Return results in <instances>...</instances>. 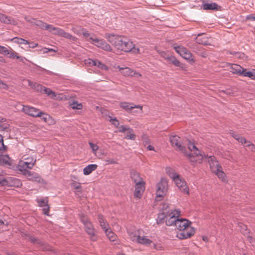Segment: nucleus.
I'll use <instances>...</instances> for the list:
<instances>
[{
  "label": "nucleus",
  "mask_w": 255,
  "mask_h": 255,
  "mask_svg": "<svg viewBox=\"0 0 255 255\" xmlns=\"http://www.w3.org/2000/svg\"><path fill=\"white\" fill-rule=\"evenodd\" d=\"M106 37L119 50L128 52L134 47L133 43L124 37L106 34Z\"/></svg>",
  "instance_id": "nucleus-1"
},
{
  "label": "nucleus",
  "mask_w": 255,
  "mask_h": 255,
  "mask_svg": "<svg viewBox=\"0 0 255 255\" xmlns=\"http://www.w3.org/2000/svg\"><path fill=\"white\" fill-rule=\"evenodd\" d=\"M191 224V222L186 219L178 218L176 227L180 231L177 234V237L179 239H186L194 234L195 231L193 228L190 226Z\"/></svg>",
  "instance_id": "nucleus-2"
},
{
  "label": "nucleus",
  "mask_w": 255,
  "mask_h": 255,
  "mask_svg": "<svg viewBox=\"0 0 255 255\" xmlns=\"http://www.w3.org/2000/svg\"><path fill=\"white\" fill-rule=\"evenodd\" d=\"M22 111L26 114H27L31 117H40L45 122H47V119L49 118V115L45 114L44 113L40 111L39 109L34 107L24 106L22 108Z\"/></svg>",
  "instance_id": "nucleus-3"
},
{
  "label": "nucleus",
  "mask_w": 255,
  "mask_h": 255,
  "mask_svg": "<svg viewBox=\"0 0 255 255\" xmlns=\"http://www.w3.org/2000/svg\"><path fill=\"white\" fill-rule=\"evenodd\" d=\"M0 185L2 186L19 187L22 186L21 181L13 177L3 178L0 176Z\"/></svg>",
  "instance_id": "nucleus-4"
},
{
  "label": "nucleus",
  "mask_w": 255,
  "mask_h": 255,
  "mask_svg": "<svg viewBox=\"0 0 255 255\" xmlns=\"http://www.w3.org/2000/svg\"><path fill=\"white\" fill-rule=\"evenodd\" d=\"M180 137L177 135H172L170 137V141L172 146L175 147L176 150L184 153L187 157L191 158L193 155L187 153L185 147L180 143Z\"/></svg>",
  "instance_id": "nucleus-5"
},
{
  "label": "nucleus",
  "mask_w": 255,
  "mask_h": 255,
  "mask_svg": "<svg viewBox=\"0 0 255 255\" xmlns=\"http://www.w3.org/2000/svg\"><path fill=\"white\" fill-rule=\"evenodd\" d=\"M171 178L175 182L176 186L181 192L185 194H189L188 188L184 181L180 178V175L175 173L170 174Z\"/></svg>",
  "instance_id": "nucleus-6"
},
{
  "label": "nucleus",
  "mask_w": 255,
  "mask_h": 255,
  "mask_svg": "<svg viewBox=\"0 0 255 255\" xmlns=\"http://www.w3.org/2000/svg\"><path fill=\"white\" fill-rule=\"evenodd\" d=\"M168 182L167 179L162 178L157 184L156 197H162L167 191Z\"/></svg>",
  "instance_id": "nucleus-7"
},
{
  "label": "nucleus",
  "mask_w": 255,
  "mask_h": 255,
  "mask_svg": "<svg viewBox=\"0 0 255 255\" xmlns=\"http://www.w3.org/2000/svg\"><path fill=\"white\" fill-rule=\"evenodd\" d=\"M174 49L176 52L179 54L183 58L189 61H194L192 53L186 48L180 46H174Z\"/></svg>",
  "instance_id": "nucleus-8"
},
{
  "label": "nucleus",
  "mask_w": 255,
  "mask_h": 255,
  "mask_svg": "<svg viewBox=\"0 0 255 255\" xmlns=\"http://www.w3.org/2000/svg\"><path fill=\"white\" fill-rule=\"evenodd\" d=\"M180 215V212L176 210L171 212H169L168 216L169 217V218L166 220V225L168 226L173 225L176 226L177 221Z\"/></svg>",
  "instance_id": "nucleus-9"
},
{
  "label": "nucleus",
  "mask_w": 255,
  "mask_h": 255,
  "mask_svg": "<svg viewBox=\"0 0 255 255\" xmlns=\"http://www.w3.org/2000/svg\"><path fill=\"white\" fill-rule=\"evenodd\" d=\"M203 157H208V161L210 164V169L213 173L217 172L219 169H221V166L219 165L218 161L216 160L215 156H206L205 155H204Z\"/></svg>",
  "instance_id": "nucleus-10"
},
{
  "label": "nucleus",
  "mask_w": 255,
  "mask_h": 255,
  "mask_svg": "<svg viewBox=\"0 0 255 255\" xmlns=\"http://www.w3.org/2000/svg\"><path fill=\"white\" fill-rule=\"evenodd\" d=\"M119 70L121 73L125 76H134L135 77H139L141 75L139 73L136 72L135 71L131 69L129 67H119Z\"/></svg>",
  "instance_id": "nucleus-11"
},
{
  "label": "nucleus",
  "mask_w": 255,
  "mask_h": 255,
  "mask_svg": "<svg viewBox=\"0 0 255 255\" xmlns=\"http://www.w3.org/2000/svg\"><path fill=\"white\" fill-rule=\"evenodd\" d=\"M120 106L128 113L131 112L134 109H139L140 111H141L142 109L141 106L135 105L132 103L126 102H121L120 103Z\"/></svg>",
  "instance_id": "nucleus-12"
},
{
  "label": "nucleus",
  "mask_w": 255,
  "mask_h": 255,
  "mask_svg": "<svg viewBox=\"0 0 255 255\" xmlns=\"http://www.w3.org/2000/svg\"><path fill=\"white\" fill-rule=\"evenodd\" d=\"M145 182L136 183L135 185L134 196L136 198H140L145 189Z\"/></svg>",
  "instance_id": "nucleus-13"
},
{
  "label": "nucleus",
  "mask_w": 255,
  "mask_h": 255,
  "mask_svg": "<svg viewBox=\"0 0 255 255\" xmlns=\"http://www.w3.org/2000/svg\"><path fill=\"white\" fill-rule=\"evenodd\" d=\"M26 160V161H21L19 163V166L23 169H31L36 162V159H34L32 158H27Z\"/></svg>",
  "instance_id": "nucleus-14"
},
{
  "label": "nucleus",
  "mask_w": 255,
  "mask_h": 255,
  "mask_svg": "<svg viewBox=\"0 0 255 255\" xmlns=\"http://www.w3.org/2000/svg\"><path fill=\"white\" fill-rule=\"evenodd\" d=\"M0 21L7 24H11L15 25L17 24V22L13 18L1 13H0Z\"/></svg>",
  "instance_id": "nucleus-15"
},
{
  "label": "nucleus",
  "mask_w": 255,
  "mask_h": 255,
  "mask_svg": "<svg viewBox=\"0 0 255 255\" xmlns=\"http://www.w3.org/2000/svg\"><path fill=\"white\" fill-rule=\"evenodd\" d=\"M37 202L39 206L43 207V213L47 216L49 215V206L48 205V201L46 199H37Z\"/></svg>",
  "instance_id": "nucleus-16"
},
{
  "label": "nucleus",
  "mask_w": 255,
  "mask_h": 255,
  "mask_svg": "<svg viewBox=\"0 0 255 255\" xmlns=\"http://www.w3.org/2000/svg\"><path fill=\"white\" fill-rule=\"evenodd\" d=\"M188 148L191 151H194V154H192L193 155L192 157L190 158L188 157L191 162H195L196 161V160L193 158V157H194V155L196 156L200 155L202 158H203V155L200 153V151L193 143L190 142L188 144Z\"/></svg>",
  "instance_id": "nucleus-17"
},
{
  "label": "nucleus",
  "mask_w": 255,
  "mask_h": 255,
  "mask_svg": "<svg viewBox=\"0 0 255 255\" xmlns=\"http://www.w3.org/2000/svg\"><path fill=\"white\" fill-rule=\"evenodd\" d=\"M130 176L135 184L144 182L142 178L140 176L139 174L135 170H132L130 171Z\"/></svg>",
  "instance_id": "nucleus-18"
},
{
  "label": "nucleus",
  "mask_w": 255,
  "mask_h": 255,
  "mask_svg": "<svg viewBox=\"0 0 255 255\" xmlns=\"http://www.w3.org/2000/svg\"><path fill=\"white\" fill-rule=\"evenodd\" d=\"M230 66L231 72L233 74H236L239 75H242V71H243L244 68L242 67L241 66L238 64H229Z\"/></svg>",
  "instance_id": "nucleus-19"
},
{
  "label": "nucleus",
  "mask_w": 255,
  "mask_h": 255,
  "mask_svg": "<svg viewBox=\"0 0 255 255\" xmlns=\"http://www.w3.org/2000/svg\"><path fill=\"white\" fill-rule=\"evenodd\" d=\"M85 228L86 232L91 236L92 240L95 241L96 240V238L95 236V230L92 223L91 222L90 223H88L85 225Z\"/></svg>",
  "instance_id": "nucleus-20"
},
{
  "label": "nucleus",
  "mask_w": 255,
  "mask_h": 255,
  "mask_svg": "<svg viewBox=\"0 0 255 255\" xmlns=\"http://www.w3.org/2000/svg\"><path fill=\"white\" fill-rule=\"evenodd\" d=\"M204 35V33L198 34L197 37L196 38V42L200 44L204 45H208L210 44L208 41V38L206 36L201 37Z\"/></svg>",
  "instance_id": "nucleus-21"
},
{
  "label": "nucleus",
  "mask_w": 255,
  "mask_h": 255,
  "mask_svg": "<svg viewBox=\"0 0 255 255\" xmlns=\"http://www.w3.org/2000/svg\"><path fill=\"white\" fill-rule=\"evenodd\" d=\"M202 7L204 10H218L220 7L217 3H204L202 5Z\"/></svg>",
  "instance_id": "nucleus-22"
},
{
  "label": "nucleus",
  "mask_w": 255,
  "mask_h": 255,
  "mask_svg": "<svg viewBox=\"0 0 255 255\" xmlns=\"http://www.w3.org/2000/svg\"><path fill=\"white\" fill-rule=\"evenodd\" d=\"M0 164L11 166L12 164V160L8 155L0 156Z\"/></svg>",
  "instance_id": "nucleus-23"
},
{
  "label": "nucleus",
  "mask_w": 255,
  "mask_h": 255,
  "mask_svg": "<svg viewBox=\"0 0 255 255\" xmlns=\"http://www.w3.org/2000/svg\"><path fill=\"white\" fill-rule=\"evenodd\" d=\"M28 85L30 86L32 89H34L35 91L41 93L43 92L44 87L41 84L36 82H32L30 80H28Z\"/></svg>",
  "instance_id": "nucleus-24"
},
{
  "label": "nucleus",
  "mask_w": 255,
  "mask_h": 255,
  "mask_svg": "<svg viewBox=\"0 0 255 255\" xmlns=\"http://www.w3.org/2000/svg\"><path fill=\"white\" fill-rule=\"evenodd\" d=\"M10 50H8V51L6 52L5 55H8V57L10 58H16L19 59L21 62H23L25 58L18 56L17 53L14 51L10 47H9Z\"/></svg>",
  "instance_id": "nucleus-25"
},
{
  "label": "nucleus",
  "mask_w": 255,
  "mask_h": 255,
  "mask_svg": "<svg viewBox=\"0 0 255 255\" xmlns=\"http://www.w3.org/2000/svg\"><path fill=\"white\" fill-rule=\"evenodd\" d=\"M169 213V211H167L166 209H164L162 212L158 214L157 219L156 220L158 224L163 223L165 218H166Z\"/></svg>",
  "instance_id": "nucleus-26"
},
{
  "label": "nucleus",
  "mask_w": 255,
  "mask_h": 255,
  "mask_svg": "<svg viewBox=\"0 0 255 255\" xmlns=\"http://www.w3.org/2000/svg\"><path fill=\"white\" fill-rule=\"evenodd\" d=\"M242 76L248 77L252 79H255V69H252L251 71H247L246 69H243L242 71Z\"/></svg>",
  "instance_id": "nucleus-27"
},
{
  "label": "nucleus",
  "mask_w": 255,
  "mask_h": 255,
  "mask_svg": "<svg viewBox=\"0 0 255 255\" xmlns=\"http://www.w3.org/2000/svg\"><path fill=\"white\" fill-rule=\"evenodd\" d=\"M97 166L96 164H90L87 166L83 169V174L86 175L90 174L97 169Z\"/></svg>",
  "instance_id": "nucleus-28"
},
{
  "label": "nucleus",
  "mask_w": 255,
  "mask_h": 255,
  "mask_svg": "<svg viewBox=\"0 0 255 255\" xmlns=\"http://www.w3.org/2000/svg\"><path fill=\"white\" fill-rule=\"evenodd\" d=\"M59 36L66 38L67 39H70L72 41H76L77 40V38L72 36L69 33L66 32L62 29L61 31H60V33L59 34Z\"/></svg>",
  "instance_id": "nucleus-29"
},
{
  "label": "nucleus",
  "mask_w": 255,
  "mask_h": 255,
  "mask_svg": "<svg viewBox=\"0 0 255 255\" xmlns=\"http://www.w3.org/2000/svg\"><path fill=\"white\" fill-rule=\"evenodd\" d=\"M28 179L32 181L40 183H42L44 182L43 179H42L37 173L34 172H33V174L28 177Z\"/></svg>",
  "instance_id": "nucleus-30"
},
{
  "label": "nucleus",
  "mask_w": 255,
  "mask_h": 255,
  "mask_svg": "<svg viewBox=\"0 0 255 255\" xmlns=\"http://www.w3.org/2000/svg\"><path fill=\"white\" fill-rule=\"evenodd\" d=\"M90 64H92L93 65L96 66L103 70H107L108 69L106 65L98 60H92V62H90Z\"/></svg>",
  "instance_id": "nucleus-31"
},
{
  "label": "nucleus",
  "mask_w": 255,
  "mask_h": 255,
  "mask_svg": "<svg viewBox=\"0 0 255 255\" xmlns=\"http://www.w3.org/2000/svg\"><path fill=\"white\" fill-rule=\"evenodd\" d=\"M105 233H106L107 237L110 240V241L114 242L116 240L117 238V235L114 232H113L110 229L106 230Z\"/></svg>",
  "instance_id": "nucleus-32"
},
{
  "label": "nucleus",
  "mask_w": 255,
  "mask_h": 255,
  "mask_svg": "<svg viewBox=\"0 0 255 255\" xmlns=\"http://www.w3.org/2000/svg\"><path fill=\"white\" fill-rule=\"evenodd\" d=\"M99 222L100 223L101 227L102 228L104 231H106V230H108L109 228H108L109 225L107 224L106 221L104 219V217L102 215L99 216Z\"/></svg>",
  "instance_id": "nucleus-33"
},
{
  "label": "nucleus",
  "mask_w": 255,
  "mask_h": 255,
  "mask_svg": "<svg viewBox=\"0 0 255 255\" xmlns=\"http://www.w3.org/2000/svg\"><path fill=\"white\" fill-rule=\"evenodd\" d=\"M135 134L133 133V129L130 128L127 130L125 138L128 139L135 140Z\"/></svg>",
  "instance_id": "nucleus-34"
},
{
  "label": "nucleus",
  "mask_w": 255,
  "mask_h": 255,
  "mask_svg": "<svg viewBox=\"0 0 255 255\" xmlns=\"http://www.w3.org/2000/svg\"><path fill=\"white\" fill-rule=\"evenodd\" d=\"M11 41L14 43H17L21 44H27L29 43V42L27 40H26L24 39H23L22 38H18L17 37L12 38L11 39Z\"/></svg>",
  "instance_id": "nucleus-35"
},
{
  "label": "nucleus",
  "mask_w": 255,
  "mask_h": 255,
  "mask_svg": "<svg viewBox=\"0 0 255 255\" xmlns=\"http://www.w3.org/2000/svg\"><path fill=\"white\" fill-rule=\"evenodd\" d=\"M43 92L52 98H54L56 97V95L54 92L51 90L50 89L46 88L45 87H44Z\"/></svg>",
  "instance_id": "nucleus-36"
},
{
  "label": "nucleus",
  "mask_w": 255,
  "mask_h": 255,
  "mask_svg": "<svg viewBox=\"0 0 255 255\" xmlns=\"http://www.w3.org/2000/svg\"><path fill=\"white\" fill-rule=\"evenodd\" d=\"M138 243L143 245H148L150 244L152 241L145 237H141L140 236L139 239H138Z\"/></svg>",
  "instance_id": "nucleus-37"
},
{
  "label": "nucleus",
  "mask_w": 255,
  "mask_h": 255,
  "mask_svg": "<svg viewBox=\"0 0 255 255\" xmlns=\"http://www.w3.org/2000/svg\"><path fill=\"white\" fill-rule=\"evenodd\" d=\"M168 62L171 63L176 66L180 67L181 63L177 60L174 56H171L170 59L168 60Z\"/></svg>",
  "instance_id": "nucleus-38"
},
{
  "label": "nucleus",
  "mask_w": 255,
  "mask_h": 255,
  "mask_svg": "<svg viewBox=\"0 0 255 255\" xmlns=\"http://www.w3.org/2000/svg\"><path fill=\"white\" fill-rule=\"evenodd\" d=\"M89 39L95 42V45L100 48H101L103 43L104 41L103 39H99L98 38H93V37H90Z\"/></svg>",
  "instance_id": "nucleus-39"
},
{
  "label": "nucleus",
  "mask_w": 255,
  "mask_h": 255,
  "mask_svg": "<svg viewBox=\"0 0 255 255\" xmlns=\"http://www.w3.org/2000/svg\"><path fill=\"white\" fill-rule=\"evenodd\" d=\"M70 105L73 109L80 110L82 109L83 107L82 104L78 103L77 102L75 101L70 104Z\"/></svg>",
  "instance_id": "nucleus-40"
},
{
  "label": "nucleus",
  "mask_w": 255,
  "mask_h": 255,
  "mask_svg": "<svg viewBox=\"0 0 255 255\" xmlns=\"http://www.w3.org/2000/svg\"><path fill=\"white\" fill-rule=\"evenodd\" d=\"M218 176V177L221 179L222 181L225 180V174L222 171V168L218 170V171L214 172Z\"/></svg>",
  "instance_id": "nucleus-41"
},
{
  "label": "nucleus",
  "mask_w": 255,
  "mask_h": 255,
  "mask_svg": "<svg viewBox=\"0 0 255 255\" xmlns=\"http://www.w3.org/2000/svg\"><path fill=\"white\" fill-rule=\"evenodd\" d=\"M233 136L238 141L241 142L242 144H244L245 142H247V140L243 137L240 136L238 134H233Z\"/></svg>",
  "instance_id": "nucleus-42"
},
{
  "label": "nucleus",
  "mask_w": 255,
  "mask_h": 255,
  "mask_svg": "<svg viewBox=\"0 0 255 255\" xmlns=\"http://www.w3.org/2000/svg\"><path fill=\"white\" fill-rule=\"evenodd\" d=\"M129 236L132 241L138 242L140 236L136 233H131L129 234Z\"/></svg>",
  "instance_id": "nucleus-43"
},
{
  "label": "nucleus",
  "mask_w": 255,
  "mask_h": 255,
  "mask_svg": "<svg viewBox=\"0 0 255 255\" xmlns=\"http://www.w3.org/2000/svg\"><path fill=\"white\" fill-rule=\"evenodd\" d=\"M244 144H246V146L248 147L251 151L255 152V145L254 144L247 140L246 142L244 143Z\"/></svg>",
  "instance_id": "nucleus-44"
},
{
  "label": "nucleus",
  "mask_w": 255,
  "mask_h": 255,
  "mask_svg": "<svg viewBox=\"0 0 255 255\" xmlns=\"http://www.w3.org/2000/svg\"><path fill=\"white\" fill-rule=\"evenodd\" d=\"M101 48L107 51H111L112 50L111 46L105 41L103 43Z\"/></svg>",
  "instance_id": "nucleus-45"
},
{
  "label": "nucleus",
  "mask_w": 255,
  "mask_h": 255,
  "mask_svg": "<svg viewBox=\"0 0 255 255\" xmlns=\"http://www.w3.org/2000/svg\"><path fill=\"white\" fill-rule=\"evenodd\" d=\"M29 241H30L32 243L34 244H40V241L36 238L30 236L29 237Z\"/></svg>",
  "instance_id": "nucleus-46"
},
{
  "label": "nucleus",
  "mask_w": 255,
  "mask_h": 255,
  "mask_svg": "<svg viewBox=\"0 0 255 255\" xmlns=\"http://www.w3.org/2000/svg\"><path fill=\"white\" fill-rule=\"evenodd\" d=\"M80 219H81V221H82V222L84 225V226L86 225V224H87L88 223H90V222L89 221L87 217L86 216L83 215V214L80 215Z\"/></svg>",
  "instance_id": "nucleus-47"
},
{
  "label": "nucleus",
  "mask_w": 255,
  "mask_h": 255,
  "mask_svg": "<svg viewBox=\"0 0 255 255\" xmlns=\"http://www.w3.org/2000/svg\"><path fill=\"white\" fill-rule=\"evenodd\" d=\"M35 24L40 27L41 28L44 29L45 26L46 25V23L45 22H43V21L41 20H37L35 22Z\"/></svg>",
  "instance_id": "nucleus-48"
},
{
  "label": "nucleus",
  "mask_w": 255,
  "mask_h": 255,
  "mask_svg": "<svg viewBox=\"0 0 255 255\" xmlns=\"http://www.w3.org/2000/svg\"><path fill=\"white\" fill-rule=\"evenodd\" d=\"M72 30L74 32V33H75L77 34H81V32H82L83 29H82L81 27L76 26V27H73L72 28Z\"/></svg>",
  "instance_id": "nucleus-49"
},
{
  "label": "nucleus",
  "mask_w": 255,
  "mask_h": 255,
  "mask_svg": "<svg viewBox=\"0 0 255 255\" xmlns=\"http://www.w3.org/2000/svg\"><path fill=\"white\" fill-rule=\"evenodd\" d=\"M161 56L167 61L170 59V57L172 56L171 55H169L167 54L166 53L163 52L161 53Z\"/></svg>",
  "instance_id": "nucleus-50"
},
{
  "label": "nucleus",
  "mask_w": 255,
  "mask_h": 255,
  "mask_svg": "<svg viewBox=\"0 0 255 255\" xmlns=\"http://www.w3.org/2000/svg\"><path fill=\"white\" fill-rule=\"evenodd\" d=\"M110 121L112 122V124L114 125L115 127H118L119 126V122L116 118L114 119L111 118Z\"/></svg>",
  "instance_id": "nucleus-51"
},
{
  "label": "nucleus",
  "mask_w": 255,
  "mask_h": 255,
  "mask_svg": "<svg viewBox=\"0 0 255 255\" xmlns=\"http://www.w3.org/2000/svg\"><path fill=\"white\" fill-rule=\"evenodd\" d=\"M89 144L94 152L96 151L98 149L99 147L97 144L92 142H89Z\"/></svg>",
  "instance_id": "nucleus-52"
},
{
  "label": "nucleus",
  "mask_w": 255,
  "mask_h": 255,
  "mask_svg": "<svg viewBox=\"0 0 255 255\" xmlns=\"http://www.w3.org/2000/svg\"><path fill=\"white\" fill-rule=\"evenodd\" d=\"M7 51L8 49L6 47L0 45V54H2L5 55L6 52Z\"/></svg>",
  "instance_id": "nucleus-53"
},
{
  "label": "nucleus",
  "mask_w": 255,
  "mask_h": 255,
  "mask_svg": "<svg viewBox=\"0 0 255 255\" xmlns=\"http://www.w3.org/2000/svg\"><path fill=\"white\" fill-rule=\"evenodd\" d=\"M55 27H54L53 25H50V24H48L46 23V25L45 26V30H48L49 32H53V29Z\"/></svg>",
  "instance_id": "nucleus-54"
},
{
  "label": "nucleus",
  "mask_w": 255,
  "mask_h": 255,
  "mask_svg": "<svg viewBox=\"0 0 255 255\" xmlns=\"http://www.w3.org/2000/svg\"><path fill=\"white\" fill-rule=\"evenodd\" d=\"M129 128H130L129 127L127 128L124 126H121L119 127V132H125L126 131H127V130H128V129Z\"/></svg>",
  "instance_id": "nucleus-55"
},
{
  "label": "nucleus",
  "mask_w": 255,
  "mask_h": 255,
  "mask_svg": "<svg viewBox=\"0 0 255 255\" xmlns=\"http://www.w3.org/2000/svg\"><path fill=\"white\" fill-rule=\"evenodd\" d=\"M6 150V146L4 145L3 141H0V151L3 152Z\"/></svg>",
  "instance_id": "nucleus-56"
},
{
  "label": "nucleus",
  "mask_w": 255,
  "mask_h": 255,
  "mask_svg": "<svg viewBox=\"0 0 255 255\" xmlns=\"http://www.w3.org/2000/svg\"><path fill=\"white\" fill-rule=\"evenodd\" d=\"M197 53L200 56L204 58H205L208 56V54L205 51H199Z\"/></svg>",
  "instance_id": "nucleus-57"
},
{
  "label": "nucleus",
  "mask_w": 255,
  "mask_h": 255,
  "mask_svg": "<svg viewBox=\"0 0 255 255\" xmlns=\"http://www.w3.org/2000/svg\"><path fill=\"white\" fill-rule=\"evenodd\" d=\"M61 29H62L60 28L55 27V28L53 29V31L52 33L54 34H57L59 35L60 33V31H61Z\"/></svg>",
  "instance_id": "nucleus-58"
},
{
  "label": "nucleus",
  "mask_w": 255,
  "mask_h": 255,
  "mask_svg": "<svg viewBox=\"0 0 255 255\" xmlns=\"http://www.w3.org/2000/svg\"><path fill=\"white\" fill-rule=\"evenodd\" d=\"M0 88L3 89H7L8 88V86L7 84L3 83L0 79Z\"/></svg>",
  "instance_id": "nucleus-59"
},
{
  "label": "nucleus",
  "mask_w": 255,
  "mask_h": 255,
  "mask_svg": "<svg viewBox=\"0 0 255 255\" xmlns=\"http://www.w3.org/2000/svg\"><path fill=\"white\" fill-rule=\"evenodd\" d=\"M23 170H24L23 174L25 176H27L28 177H30V176H31L33 173V172H30L27 170H26V169H23Z\"/></svg>",
  "instance_id": "nucleus-60"
},
{
  "label": "nucleus",
  "mask_w": 255,
  "mask_h": 255,
  "mask_svg": "<svg viewBox=\"0 0 255 255\" xmlns=\"http://www.w3.org/2000/svg\"><path fill=\"white\" fill-rule=\"evenodd\" d=\"M246 19L251 20V21H255V16L253 14H250V15H247L246 17Z\"/></svg>",
  "instance_id": "nucleus-61"
},
{
  "label": "nucleus",
  "mask_w": 255,
  "mask_h": 255,
  "mask_svg": "<svg viewBox=\"0 0 255 255\" xmlns=\"http://www.w3.org/2000/svg\"><path fill=\"white\" fill-rule=\"evenodd\" d=\"M28 44H29V47L32 48H34L38 46V43H35L34 42H29V43Z\"/></svg>",
  "instance_id": "nucleus-62"
},
{
  "label": "nucleus",
  "mask_w": 255,
  "mask_h": 255,
  "mask_svg": "<svg viewBox=\"0 0 255 255\" xmlns=\"http://www.w3.org/2000/svg\"><path fill=\"white\" fill-rule=\"evenodd\" d=\"M73 187L75 189H81V186L80 185V183H75L73 184Z\"/></svg>",
  "instance_id": "nucleus-63"
},
{
  "label": "nucleus",
  "mask_w": 255,
  "mask_h": 255,
  "mask_svg": "<svg viewBox=\"0 0 255 255\" xmlns=\"http://www.w3.org/2000/svg\"><path fill=\"white\" fill-rule=\"evenodd\" d=\"M81 33H82L83 36L86 38H88L90 36V34L87 31H84L83 29L82 30Z\"/></svg>",
  "instance_id": "nucleus-64"
}]
</instances>
